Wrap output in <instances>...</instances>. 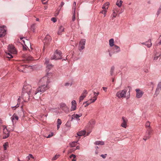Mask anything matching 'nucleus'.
<instances>
[{
  "mask_svg": "<svg viewBox=\"0 0 161 161\" xmlns=\"http://www.w3.org/2000/svg\"><path fill=\"white\" fill-rule=\"evenodd\" d=\"M49 74H51V73L47 74V75L41 79L40 82L45 83L46 84H45L40 86L37 89H36L35 91L32 92V93H34L35 95L39 92H41V93H43L49 88L48 84L50 82V79H48V77H47V75Z\"/></svg>",
  "mask_w": 161,
  "mask_h": 161,
  "instance_id": "1",
  "label": "nucleus"
},
{
  "mask_svg": "<svg viewBox=\"0 0 161 161\" xmlns=\"http://www.w3.org/2000/svg\"><path fill=\"white\" fill-rule=\"evenodd\" d=\"M36 88H32L31 86L30 85H24L22 89L23 93H31L33 95H35L34 93L32 92L35 91Z\"/></svg>",
  "mask_w": 161,
  "mask_h": 161,
  "instance_id": "2",
  "label": "nucleus"
},
{
  "mask_svg": "<svg viewBox=\"0 0 161 161\" xmlns=\"http://www.w3.org/2000/svg\"><path fill=\"white\" fill-rule=\"evenodd\" d=\"M127 92V90L124 89V90H120L117 92L116 96L119 98H125L126 94ZM130 95H129L126 97V98L128 99L129 98Z\"/></svg>",
  "mask_w": 161,
  "mask_h": 161,
  "instance_id": "3",
  "label": "nucleus"
},
{
  "mask_svg": "<svg viewBox=\"0 0 161 161\" xmlns=\"http://www.w3.org/2000/svg\"><path fill=\"white\" fill-rule=\"evenodd\" d=\"M62 53L60 51L56 50L54 53V54L52 55L51 58V60H58L62 58Z\"/></svg>",
  "mask_w": 161,
  "mask_h": 161,
  "instance_id": "4",
  "label": "nucleus"
},
{
  "mask_svg": "<svg viewBox=\"0 0 161 161\" xmlns=\"http://www.w3.org/2000/svg\"><path fill=\"white\" fill-rule=\"evenodd\" d=\"M3 138L4 139L8 137L9 136V131L8 130L6 127L5 125L3 126Z\"/></svg>",
  "mask_w": 161,
  "mask_h": 161,
  "instance_id": "5",
  "label": "nucleus"
},
{
  "mask_svg": "<svg viewBox=\"0 0 161 161\" xmlns=\"http://www.w3.org/2000/svg\"><path fill=\"white\" fill-rule=\"evenodd\" d=\"M30 94L31 93L22 92L21 97L24 102H26L29 100Z\"/></svg>",
  "mask_w": 161,
  "mask_h": 161,
  "instance_id": "6",
  "label": "nucleus"
},
{
  "mask_svg": "<svg viewBox=\"0 0 161 161\" xmlns=\"http://www.w3.org/2000/svg\"><path fill=\"white\" fill-rule=\"evenodd\" d=\"M86 43V40L82 39L81 40L79 43V45L78 47L79 50L81 51L85 48V46Z\"/></svg>",
  "mask_w": 161,
  "mask_h": 161,
  "instance_id": "7",
  "label": "nucleus"
},
{
  "mask_svg": "<svg viewBox=\"0 0 161 161\" xmlns=\"http://www.w3.org/2000/svg\"><path fill=\"white\" fill-rule=\"evenodd\" d=\"M8 51L10 53L12 54H16V51L15 47L12 45H9L8 47Z\"/></svg>",
  "mask_w": 161,
  "mask_h": 161,
  "instance_id": "8",
  "label": "nucleus"
},
{
  "mask_svg": "<svg viewBox=\"0 0 161 161\" xmlns=\"http://www.w3.org/2000/svg\"><path fill=\"white\" fill-rule=\"evenodd\" d=\"M136 93V97L137 98H141L144 94V92L140 89L137 88L135 90Z\"/></svg>",
  "mask_w": 161,
  "mask_h": 161,
  "instance_id": "9",
  "label": "nucleus"
},
{
  "mask_svg": "<svg viewBox=\"0 0 161 161\" xmlns=\"http://www.w3.org/2000/svg\"><path fill=\"white\" fill-rule=\"evenodd\" d=\"M51 40V36L48 35L47 34L45 38L44 42V47H45L47 44L50 42Z\"/></svg>",
  "mask_w": 161,
  "mask_h": 161,
  "instance_id": "10",
  "label": "nucleus"
},
{
  "mask_svg": "<svg viewBox=\"0 0 161 161\" xmlns=\"http://www.w3.org/2000/svg\"><path fill=\"white\" fill-rule=\"evenodd\" d=\"M88 92L87 91V90H84L82 93L81 94V95L79 97V101L80 102L82 101L84 98H85Z\"/></svg>",
  "mask_w": 161,
  "mask_h": 161,
  "instance_id": "11",
  "label": "nucleus"
},
{
  "mask_svg": "<svg viewBox=\"0 0 161 161\" xmlns=\"http://www.w3.org/2000/svg\"><path fill=\"white\" fill-rule=\"evenodd\" d=\"M71 106L70 108L71 111L75 110L76 108L77 104L75 100H73L71 101Z\"/></svg>",
  "mask_w": 161,
  "mask_h": 161,
  "instance_id": "12",
  "label": "nucleus"
},
{
  "mask_svg": "<svg viewBox=\"0 0 161 161\" xmlns=\"http://www.w3.org/2000/svg\"><path fill=\"white\" fill-rule=\"evenodd\" d=\"M4 26L0 27V37L4 36L6 34V30L4 29Z\"/></svg>",
  "mask_w": 161,
  "mask_h": 161,
  "instance_id": "13",
  "label": "nucleus"
},
{
  "mask_svg": "<svg viewBox=\"0 0 161 161\" xmlns=\"http://www.w3.org/2000/svg\"><path fill=\"white\" fill-rule=\"evenodd\" d=\"M19 118L16 115L14 114L11 117V119L12 120V123L14 124L16 123V121L18 120Z\"/></svg>",
  "mask_w": 161,
  "mask_h": 161,
  "instance_id": "14",
  "label": "nucleus"
},
{
  "mask_svg": "<svg viewBox=\"0 0 161 161\" xmlns=\"http://www.w3.org/2000/svg\"><path fill=\"white\" fill-rule=\"evenodd\" d=\"M161 90V81L158 83L157 88L156 89L155 95H156L157 96L159 93L160 91Z\"/></svg>",
  "mask_w": 161,
  "mask_h": 161,
  "instance_id": "15",
  "label": "nucleus"
},
{
  "mask_svg": "<svg viewBox=\"0 0 161 161\" xmlns=\"http://www.w3.org/2000/svg\"><path fill=\"white\" fill-rule=\"evenodd\" d=\"M94 96L93 97V98H92L91 97L90 99V101H92V102H94L97 99V97L99 94V92H93Z\"/></svg>",
  "mask_w": 161,
  "mask_h": 161,
  "instance_id": "16",
  "label": "nucleus"
},
{
  "mask_svg": "<svg viewBox=\"0 0 161 161\" xmlns=\"http://www.w3.org/2000/svg\"><path fill=\"white\" fill-rule=\"evenodd\" d=\"M123 122L122 123L121 126L123 127L126 128L127 127V120L126 118L123 117L122 118Z\"/></svg>",
  "mask_w": 161,
  "mask_h": 161,
  "instance_id": "17",
  "label": "nucleus"
},
{
  "mask_svg": "<svg viewBox=\"0 0 161 161\" xmlns=\"http://www.w3.org/2000/svg\"><path fill=\"white\" fill-rule=\"evenodd\" d=\"M60 107L63 110H64L65 109V111L66 113L69 111V108L65 103H61L60 104Z\"/></svg>",
  "mask_w": 161,
  "mask_h": 161,
  "instance_id": "18",
  "label": "nucleus"
},
{
  "mask_svg": "<svg viewBox=\"0 0 161 161\" xmlns=\"http://www.w3.org/2000/svg\"><path fill=\"white\" fill-rule=\"evenodd\" d=\"M82 114H73L72 115V119H76L78 121L80 120V119L79 118L81 117L82 116Z\"/></svg>",
  "mask_w": 161,
  "mask_h": 161,
  "instance_id": "19",
  "label": "nucleus"
},
{
  "mask_svg": "<svg viewBox=\"0 0 161 161\" xmlns=\"http://www.w3.org/2000/svg\"><path fill=\"white\" fill-rule=\"evenodd\" d=\"M112 49L114 50L113 53H118L120 51V47L116 45H114L112 48Z\"/></svg>",
  "mask_w": 161,
  "mask_h": 161,
  "instance_id": "20",
  "label": "nucleus"
},
{
  "mask_svg": "<svg viewBox=\"0 0 161 161\" xmlns=\"http://www.w3.org/2000/svg\"><path fill=\"white\" fill-rule=\"evenodd\" d=\"M17 101H18V102H17V104H16V105L15 106L12 107V108L13 110H15L16 108H18L19 106V103H20V96H19V97L18 98Z\"/></svg>",
  "mask_w": 161,
  "mask_h": 161,
  "instance_id": "21",
  "label": "nucleus"
},
{
  "mask_svg": "<svg viewBox=\"0 0 161 161\" xmlns=\"http://www.w3.org/2000/svg\"><path fill=\"white\" fill-rule=\"evenodd\" d=\"M26 65H20L18 68V69L19 71L24 72V70H23L26 67Z\"/></svg>",
  "mask_w": 161,
  "mask_h": 161,
  "instance_id": "22",
  "label": "nucleus"
},
{
  "mask_svg": "<svg viewBox=\"0 0 161 161\" xmlns=\"http://www.w3.org/2000/svg\"><path fill=\"white\" fill-rule=\"evenodd\" d=\"M86 133V131L85 130H83L77 133V134L78 135V136H82L84 135Z\"/></svg>",
  "mask_w": 161,
  "mask_h": 161,
  "instance_id": "23",
  "label": "nucleus"
},
{
  "mask_svg": "<svg viewBox=\"0 0 161 161\" xmlns=\"http://www.w3.org/2000/svg\"><path fill=\"white\" fill-rule=\"evenodd\" d=\"M109 45L110 47H112L114 45V41L113 38H111L109 40Z\"/></svg>",
  "mask_w": 161,
  "mask_h": 161,
  "instance_id": "24",
  "label": "nucleus"
},
{
  "mask_svg": "<svg viewBox=\"0 0 161 161\" xmlns=\"http://www.w3.org/2000/svg\"><path fill=\"white\" fill-rule=\"evenodd\" d=\"M64 29L63 26H60L57 33L59 35H61L62 32L64 31Z\"/></svg>",
  "mask_w": 161,
  "mask_h": 161,
  "instance_id": "25",
  "label": "nucleus"
},
{
  "mask_svg": "<svg viewBox=\"0 0 161 161\" xmlns=\"http://www.w3.org/2000/svg\"><path fill=\"white\" fill-rule=\"evenodd\" d=\"M109 5V2H107L105 3L102 6V8L106 10H107L108 8V6Z\"/></svg>",
  "mask_w": 161,
  "mask_h": 161,
  "instance_id": "26",
  "label": "nucleus"
},
{
  "mask_svg": "<svg viewBox=\"0 0 161 161\" xmlns=\"http://www.w3.org/2000/svg\"><path fill=\"white\" fill-rule=\"evenodd\" d=\"M78 142V141H74L70 143L69 145L71 147H74L77 145Z\"/></svg>",
  "mask_w": 161,
  "mask_h": 161,
  "instance_id": "27",
  "label": "nucleus"
},
{
  "mask_svg": "<svg viewBox=\"0 0 161 161\" xmlns=\"http://www.w3.org/2000/svg\"><path fill=\"white\" fill-rule=\"evenodd\" d=\"M94 144L96 145H104V142L103 141H96L95 142Z\"/></svg>",
  "mask_w": 161,
  "mask_h": 161,
  "instance_id": "28",
  "label": "nucleus"
},
{
  "mask_svg": "<svg viewBox=\"0 0 161 161\" xmlns=\"http://www.w3.org/2000/svg\"><path fill=\"white\" fill-rule=\"evenodd\" d=\"M152 45L151 42V40L149 39L147 42H146V45L148 47H150Z\"/></svg>",
  "mask_w": 161,
  "mask_h": 161,
  "instance_id": "29",
  "label": "nucleus"
},
{
  "mask_svg": "<svg viewBox=\"0 0 161 161\" xmlns=\"http://www.w3.org/2000/svg\"><path fill=\"white\" fill-rule=\"evenodd\" d=\"M161 55V53H156L155 56L154 57L153 59L154 60H157L158 58L160 57Z\"/></svg>",
  "mask_w": 161,
  "mask_h": 161,
  "instance_id": "30",
  "label": "nucleus"
},
{
  "mask_svg": "<svg viewBox=\"0 0 161 161\" xmlns=\"http://www.w3.org/2000/svg\"><path fill=\"white\" fill-rule=\"evenodd\" d=\"M73 9L74 10V12L73 13V16H72V21H74L75 20V8H73Z\"/></svg>",
  "mask_w": 161,
  "mask_h": 161,
  "instance_id": "31",
  "label": "nucleus"
},
{
  "mask_svg": "<svg viewBox=\"0 0 161 161\" xmlns=\"http://www.w3.org/2000/svg\"><path fill=\"white\" fill-rule=\"evenodd\" d=\"M25 58L28 61H31L33 59V58L30 55H27L25 57Z\"/></svg>",
  "mask_w": 161,
  "mask_h": 161,
  "instance_id": "32",
  "label": "nucleus"
},
{
  "mask_svg": "<svg viewBox=\"0 0 161 161\" xmlns=\"http://www.w3.org/2000/svg\"><path fill=\"white\" fill-rule=\"evenodd\" d=\"M76 158V155L74 154H72L69 156V158H73L72 159L71 161H76V159H75Z\"/></svg>",
  "mask_w": 161,
  "mask_h": 161,
  "instance_id": "33",
  "label": "nucleus"
},
{
  "mask_svg": "<svg viewBox=\"0 0 161 161\" xmlns=\"http://www.w3.org/2000/svg\"><path fill=\"white\" fill-rule=\"evenodd\" d=\"M46 66L47 69L50 70L53 68V65L50 64L46 65Z\"/></svg>",
  "mask_w": 161,
  "mask_h": 161,
  "instance_id": "34",
  "label": "nucleus"
},
{
  "mask_svg": "<svg viewBox=\"0 0 161 161\" xmlns=\"http://www.w3.org/2000/svg\"><path fill=\"white\" fill-rule=\"evenodd\" d=\"M114 70V66H112V67H111L110 70V74L111 76L113 75Z\"/></svg>",
  "mask_w": 161,
  "mask_h": 161,
  "instance_id": "35",
  "label": "nucleus"
},
{
  "mask_svg": "<svg viewBox=\"0 0 161 161\" xmlns=\"http://www.w3.org/2000/svg\"><path fill=\"white\" fill-rule=\"evenodd\" d=\"M71 125V122L70 121L68 120L65 124V125L68 127H70Z\"/></svg>",
  "mask_w": 161,
  "mask_h": 161,
  "instance_id": "36",
  "label": "nucleus"
},
{
  "mask_svg": "<svg viewBox=\"0 0 161 161\" xmlns=\"http://www.w3.org/2000/svg\"><path fill=\"white\" fill-rule=\"evenodd\" d=\"M12 53H10L9 52L7 53H6V56L8 58H11L13 57V56L11 54Z\"/></svg>",
  "mask_w": 161,
  "mask_h": 161,
  "instance_id": "37",
  "label": "nucleus"
},
{
  "mask_svg": "<svg viewBox=\"0 0 161 161\" xmlns=\"http://www.w3.org/2000/svg\"><path fill=\"white\" fill-rule=\"evenodd\" d=\"M91 102L86 101L84 103V104H86V105L85 106V107H86L88 106L90 104L93 102H92V101H91Z\"/></svg>",
  "mask_w": 161,
  "mask_h": 161,
  "instance_id": "38",
  "label": "nucleus"
},
{
  "mask_svg": "<svg viewBox=\"0 0 161 161\" xmlns=\"http://www.w3.org/2000/svg\"><path fill=\"white\" fill-rule=\"evenodd\" d=\"M49 59L48 58H45V65H47L50 64L49 63Z\"/></svg>",
  "mask_w": 161,
  "mask_h": 161,
  "instance_id": "39",
  "label": "nucleus"
},
{
  "mask_svg": "<svg viewBox=\"0 0 161 161\" xmlns=\"http://www.w3.org/2000/svg\"><path fill=\"white\" fill-rule=\"evenodd\" d=\"M122 1H118L116 3V5L119 7H120L122 5Z\"/></svg>",
  "mask_w": 161,
  "mask_h": 161,
  "instance_id": "40",
  "label": "nucleus"
},
{
  "mask_svg": "<svg viewBox=\"0 0 161 161\" xmlns=\"http://www.w3.org/2000/svg\"><path fill=\"white\" fill-rule=\"evenodd\" d=\"M60 155L58 154H56L53 158L52 160H56L57 158H58L59 157Z\"/></svg>",
  "mask_w": 161,
  "mask_h": 161,
  "instance_id": "41",
  "label": "nucleus"
},
{
  "mask_svg": "<svg viewBox=\"0 0 161 161\" xmlns=\"http://www.w3.org/2000/svg\"><path fill=\"white\" fill-rule=\"evenodd\" d=\"M152 131V129H151V128H148V129H147V134H148L149 135H150L151 133V132Z\"/></svg>",
  "mask_w": 161,
  "mask_h": 161,
  "instance_id": "42",
  "label": "nucleus"
},
{
  "mask_svg": "<svg viewBox=\"0 0 161 161\" xmlns=\"http://www.w3.org/2000/svg\"><path fill=\"white\" fill-rule=\"evenodd\" d=\"M61 124L62 121L61 120L59 119H57V125H61Z\"/></svg>",
  "mask_w": 161,
  "mask_h": 161,
  "instance_id": "43",
  "label": "nucleus"
},
{
  "mask_svg": "<svg viewBox=\"0 0 161 161\" xmlns=\"http://www.w3.org/2000/svg\"><path fill=\"white\" fill-rule=\"evenodd\" d=\"M54 135V134L53 132H51L50 134H49L48 136L46 137L47 138H49L52 137Z\"/></svg>",
  "mask_w": 161,
  "mask_h": 161,
  "instance_id": "44",
  "label": "nucleus"
},
{
  "mask_svg": "<svg viewBox=\"0 0 161 161\" xmlns=\"http://www.w3.org/2000/svg\"><path fill=\"white\" fill-rule=\"evenodd\" d=\"M146 127H148V128L150 127V123L149 122L147 121L146 124Z\"/></svg>",
  "mask_w": 161,
  "mask_h": 161,
  "instance_id": "45",
  "label": "nucleus"
},
{
  "mask_svg": "<svg viewBox=\"0 0 161 161\" xmlns=\"http://www.w3.org/2000/svg\"><path fill=\"white\" fill-rule=\"evenodd\" d=\"M72 85V83H69L68 82L65 83L64 86H70Z\"/></svg>",
  "mask_w": 161,
  "mask_h": 161,
  "instance_id": "46",
  "label": "nucleus"
},
{
  "mask_svg": "<svg viewBox=\"0 0 161 161\" xmlns=\"http://www.w3.org/2000/svg\"><path fill=\"white\" fill-rule=\"evenodd\" d=\"M8 145V143L7 142L5 143L3 145V147L4 148V150H6L7 149L6 146Z\"/></svg>",
  "mask_w": 161,
  "mask_h": 161,
  "instance_id": "47",
  "label": "nucleus"
},
{
  "mask_svg": "<svg viewBox=\"0 0 161 161\" xmlns=\"http://www.w3.org/2000/svg\"><path fill=\"white\" fill-rule=\"evenodd\" d=\"M117 15V14L114 12L113 14H112L111 16L113 18H115Z\"/></svg>",
  "mask_w": 161,
  "mask_h": 161,
  "instance_id": "48",
  "label": "nucleus"
},
{
  "mask_svg": "<svg viewBox=\"0 0 161 161\" xmlns=\"http://www.w3.org/2000/svg\"><path fill=\"white\" fill-rule=\"evenodd\" d=\"M49 0H42V3L44 4H46Z\"/></svg>",
  "mask_w": 161,
  "mask_h": 161,
  "instance_id": "49",
  "label": "nucleus"
},
{
  "mask_svg": "<svg viewBox=\"0 0 161 161\" xmlns=\"http://www.w3.org/2000/svg\"><path fill=\"white\" fill-rule=\"evenodd\" d=\"M107 154H102L100 156L102 157L103 158H105L106 157Z\"/></svg>",
  "mask_w": 161,
  "mask_h": 161,
  "instance_id": "50",
  "label": "nucleus"
},
{
  "mask_svg": "<svg viewBox=\"0 0 161 161\" xmlns=\"http://www.w3.org/2000/svg\"><path fill=\"white\" fill-rule=\"evenodd\" d=\"M51 20L53 21V22H55L56 21V18H52L51 19Z\"/></svg>",
  "mask_w": 161,
  "mask_h": 161,
  "instance_id": "51",
  "label": "nucleus"
},
{
  "mask_svg": "<svg viewBox=\"0 0 161 161\" xmlns=\"http://www.w3.org/2000/svg\"><path fill=\"white\" fill-rule=\"evenodd\" d=\"M161 9H160L159 8L157 12V16H158L159 14H160V13H161Z\"/></svg>",
  "mask_w": 161,
  "mask_h": 161,
  "instance_id": "52",
  "label": "nucleus"
},
{
  "mask_svg": "<svg viewBox=\"0 0 161 161\" xmlns=\"http://www.w3.org/2000/svg\"><path fill=\"white\" fill-rule=\"evenodd\" d=\"M161 9H160L159 8L157 12V16H158L159 14H160V13H161Z\"/></svg>",
  "mask_w": 161,
  "mask_h": 161,
  "instance_id": "53",
  "label": "nucleus"
},
{
  "mask_svg": "<svg viewBox=\"0 0 161 161\" xmlns=\"http://www.w3.org/2000/svg\"><path fill=\"white\" fill-rule=\"evenodd\" d=\"M145 137L146 138H143V140L145 141H146L147 139H149L150 137V136H145Z\"/></svg>",
  "mask_w": 161,
  "mask_h": 161,
  "instance_id": "54",
  "label": "nucleus"
},
{
  "mask_svg": "<svg viewBox=\"0 0 161 161\" xmlns=\"http://www.w3.org/2000/svg\"><path fill=\"white\" fill-rule=\"evenodd\" d=\"M59 11H60V10H59L56 11V12L55 13V16H56L57 15H58L59 14Z\"/></svg>",
  "mask_w": 161,
  "mask_h": 161,
  "instance_id": "55",
  "label": "nucleus"
},
{
  "mask_svg": "<svg viewBox=\"0 0 161 161\" xmlns=\"http://www.w3.org/2000/svg\"><path fill=\"white\" fill-rule=\"evenodd\" d=\"M64 4V2H62L59 7H62Z\"/></svg>",
  "mask_w": 161,
  "mask_h": 161,
  "instance_id": "56",
  "label": "nucleus"
},
{
  "mask_svg": "<svg viewBox=\"0 0 161 161\" xmlns=\"http://www.w3.org/2000/svg\"><path fill=\"white\" fill-rule=\"evenodd\" d=\"M103 89L105 92L107 91V87H103Z\"/></svg>",
  "mask_w": 161,
  "mask_h": 161,
  "instance_id": "57",
  "label": "nucleus"
},
{
  "mask_svg": "<svg viewBox=\"0 0 161 161\" xmlns=\"http://www.w3.org/2000/svg\"><path fill=\"white\" fill-rule=\"evenodd\" d=\"M76 3L75 2H74V3H73V6L74 7V8H75V7L76 6Z\"/></svg>",
  "mask_w": 161,
  "mask_h": 161,
  "instance_id": "58",
  "label": "nucleus"
},
{
  "mask_svg": "<svg viewBox=\"0 0 161 161\" xmlns=\"http://www.w3.org/2000/svg\"><path fill=\"white\" fill-rule=\"evenodd\" d=\"M107 11V10H106L105 9H104V12L103 14L104 15V17H105L106 16V12Z\"/></svg>",
  "mask_w": 161,
  "mask_h": 161,
  "instance_id": "59",
  "label": "nucleus"
},
{
  "mask_svg": "<svg viewBox=\"0 0 161 161\" xmlns=\"http://www.w3.org/2000/svg\"><path fill=\"white\" fill-rule=\"evenodd\" d=\"M80 148V147L79 146H78L76 147V148L75 149L74 151H75V149H79Z\"/></svg>",
  "mask_w": 161,
  "mask_h": 161,
  "instance_id": "60",
  "label": "nucleus"
},
{
  "mask_svg": "<svg viewBox=\"0 0 161 161\" xmlns=\"http://www.w3.org/2000/svg\"><path fill=\"white\" fill-rule=\"evenodd\" d=\"M144 71L145 72V73H148V70L147 69H145L144 70Z\"/></svg>",
  "mask_w": 161,
  "mask_h": 161,
  "instance_id": "61",
  "label": "nucleus"
},
{
  "mask_svg": "<svg viewBox=\"0 0 161 161\" xmlns=\"http://www.w3.org/2000/svg\"><path fill=\"white\" fill-rule=\"evenodd\" d=\"M60 125H57V129L58 130L59 129V128Z\"/></svg>",
  "mask_w": 161,
  "mask_h": 161,
  "instance_id": "62",
  "label": "nucleus"
},
{
  "mask_svg": "<svg viewBox=\"0 0 161 161\" xmlns=\"http://www.w3.org/2000/svg\"><path fill=\"white\" fill-rule=\"evenodd\" d=\"M104 9H103V10L100 12V13L104 14Z\"/></svg>",
  "mask_w": 161,
  "mask_h": 161,
  "instance_id": "63",
  "label": "nucleus"
},
{
  "mask_svg": "<svg viewBox=\"0 0 161 161\" xmlns=\"http://www.w3.org/2000/svg\"><path fill=\"white\" fill-rule=\"evenodd\" d=\"M108 52H109V54L110 57L112 56V54H111V53L110 52V51L109 50H108Z\"/></svg>",
  "mask_w": 161,
  "mask_h": 161,
  "instance_id": "64",
  "label": "nucleus"
}]
</instances>
